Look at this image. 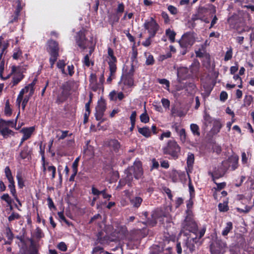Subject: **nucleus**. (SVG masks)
I'll list each match as a JSON object with an SVG mask.
<instances>
[{"label": "nucleus", "instance_id": "72a5a7b5", "mask_svg": "<svg viewBox=\"0 0 254 254\" xmlns=\"http://www.w3.org/2000/svg\"><path fill=\"white\" fill-rule=\"evenodd\" d=\"M208 12V8L203 6H199L197 9L196 13L202 20L205 16V14Z\"/></svg>", "mask_w": 254, "mask_h": 254}, {"label": "nucleus", "instance_id": "3c124183", "mask_svg": "<svg viewBox=\"0 0 254 254\" xmlns=\"http://www.w3.org/2000/svg\"><path fill=\"white\" fill-rule=\"evenodd\" d=\"M33 94V90H32L29 94V95L28 96H25L22 101V109L24 110L25 109V108L29 100L30 97L32 96Z\"/></svg>", "mask_w": 254, "mask_h": 254}, {"label": "nucleus", "instance_id": "338daca9", "mask_svg": "<svg viewBox=\"0 0 254 254\" xmlns=\"http://www.w3.org/2000/svg\"><path fill=\"white\" fill-rule=\"evenodd\" d=\"M162 190L163 191L167 194L168 198L170 200H172L173 198V195L172 194L171 190L166 187H162Z\"/></svg>", "mask_w": 254, "mask_h": 254}, {"label": "nucleus", "instance_id": "37998d69", "mask_svg": "<svg viewBox=\"0 0 254 254\" xmlns=\"http://www.w3.org/2000/svg\"><path fill=\"white\" fill-rule=\"evenodd\" d=\"M9 183V185L8 187L10 190V193L11 194H14L16 192L15 185V182L14 180V178L12 179H10L8 181Z\"/></svg>", "mask_w": 254, "mask_h": 254}, {"label": "nucleus", "instance_id": "6e6552de", "mask_svg": "<svg viewBox=\"0 0 254 254\" xmlns=\"http://www.w3.org/2000/svg\"><path fill=\"white\" fill-rule=\"evenodd\" d=\"M143 27L145 30H147L149 35L154 37L160 28V26L156 20L152 17L149 20L145 21L143 24Z\"/></svg>", "mask_w": 254, "mask_h": 254}, {"label": "nucleus", "instance_id": "864d4df0", "mask_svg": "<svg viewBox=\"0 0 254 254\" xmlns=\"http://www.w3.org/2000/svg\"><path fill=\"white\" fill-rule=\"evenodd\" d=\"M140 120L142 123H147L149 121V117L145 110V112L140 116Z\"/></svg>", "mask_w": 254, "mask_h": 254}, {"label": "nucleus", "instance_id": "7c9ffc66", "mask_svg": "<svg viewBox=\"0 0 254 254\" xmlns=\"http://www.w3.org/2000/svg\"><path fill=\"white\" fill-rule=\"evenodd\" d=\"M0 199L2 200L5 201L7 203L10 210L13 209V207L11 205L13 200L8 193H4L0 196Z\"/></svg>", "mask_w": 254, "mask_h": 254}, {"label": "nucleus", "instance_id": "c756f323", "mask_svg": "<svg viewBox=\"0 0 254 254\" xmlns=\"http://www.w3.org/2000/svg\"><path fill=\"white\" fill-rule=\"evenodd\" d=\"M144 56L146 57L145 64L146 65H153L155 64V59L152 54L145 52Z\"/></svg>", "mask_w": 254, "mask_h": 254}, {"label": "nucleus", "instance_id": "680f3d73", "mask_svg": "<svg viewBox=\"0 0 254 254\" xmlns=\"http://www.w3.org/2000/svg\"><path fill=\"white\" fill-rule=\"evenodd\" d=\"M158 81L160 84L165 85L166 86V87H165V89L169 90V88L170 87V82L169 80H168L166 79L163 78V79H158Z\"/></svg>", "mask_w": 254, "mask_h": 254}, {"label": "nucleus", "instance_id": "4d7b16f0", "mask_svg": "<svg viewBox=\"0 0 254 254\" xmlns=\"http://www.w3.org/2000/svg\"><path fill=\"white\" fill-rule=\"evenodd\" d=\"M47 171L49 172H51V179H54L56 177V168L53 165L49 166L47 167Z\"/></svg>", "mask_w": 254, "mask_h": 254}, {"label": "nucleus", "instance_id": "a878e982", "mask_svg": "<svg viewBox=\"0 0 254 254\" xmlns=\"http://www.w3.org/2000/svg\"><path fill=\"white\" fill-rule=\"evenodd\" d=\"M138 132L145 137H149L151 135V131L148 127H138Z\"/></svg>", "mask_w": 254, "mask_h": 254}, {"label": "nucleus", "instance_id": "f257e3e1", "mask_svg": "<svg viewBox=\"0 0 254 254\" xmlns=\"http://www.w3.org/2000/svg\"><path fill=\"white\" fill-rule=\"evenodd\" d=\"M206 226H204L198 232V234H194V237H188L185 242V247L187 249L184 252H189L191 254L195 252L202 244L201 239L203 237L206 232Z\"/></svg>", "mask_w": 254, "mask_h": 254}, {"label": "nucleus", "instance_id": "bb28decb", "mask_svg": "<svg viewBox=\"0 0 254 254\" xmlns=\"http://www.w3.org/2000/svg\"><path fill=\"white\" fill-rule=\"evenodd\" d=\"M193 198L190 197V199L186 201L187 209L185 211L186 215L193 214L192 210L193 205Z\"/></svg>", "mask_w": 254, "mask_h": 254}, {"label": "nucleus", "instance_id": "4be33fe9", "mask_svg": "<svg viewBox=\"0 0 254 254\" xmlns=\"http://www.w3.org/2000/svg\"><path fill=\"white\" fill-rule=\"evenodd\" d=\"M35 130L34 127H23L22 128L20 132L23 134L22 137L26 138L27 140L30 138L32 135V134Z\"/></svg>", "mask_w": 254, "mask_h": 254}, {"label": "nucleus", "instance_id": "6e6d98bb", "mask_svg": "<svg viewBox=\"0 0 254 254\" xmlns=\"http://www.w3.org/2000/svg\"><path fill=\"white\" fill-rule=\"evenodd\" d=\"M5 235L8 240H13L14 238V235L11 230V229L7 227L5 229Z\"/></svg>", "mask_w": 254, "mask_h": 254}, {"label": "nucleus", "instance_id": "f3484780", "mask_svg": "<svg viewBox=\"0 0 254 254\" xmlns=\"http://www.w3.org/2000/svg\"><path fill=\"white\" fill-rule=\"evenodd\" d=\"M194 162V154L192 153L189 152L187 158V168L186 169V172L189 177H190L189 174L191 173L192 170Z\"/></svg>", "mask_w": 254, "mask_h": 254}, {"label": "nucleus", "instance_id": "1a4fd4ad", "mask_svg": "<svg viewBox=\"0 0 254 254\" xmlns=\"http://www.w3.org/2000/svg\"><path fill=\"white\" fill-rule=\"evenodd\" d=\"M128 170L133 174L134 178L138 180L141 179L143 175V170L142 162L139 160H136L132 166L128 167Z\"/></svg>", "mask_w": 254, "mask_h": 254}, {"label": "nucleus", "instance_id": "58836bf2", "mask_svg": "<svg viewBox=\"0 0 254 254\" xmlns=\"http://www.w3.org/2000/svg\"><path fill=\"white\" fill-rule=\"evenodd\" d=\"M29 155V151L28 150V146L27 145L25 146L23 148L19 153V157L21 159H25Z\"/></svg>", "mask_w": 254, "mask_h": 254}, {"label": "nucleus", "instance_id": "e433bc0d", "mask_svg": "<svg viewBox=\"0 0 254 254\" xmlns=\"http://www.w3.org/2000/svg\"><path fill=\"white\" fill-rule=\"evenodd\" d=\"M4 113L7 117H10L12 114V109L10 108L9 99H7L5 102Z\"/></svg>", "mask_w": 254, "mask_h": 254}, {"label": "nucleus", "instance_id": "e2e57ef3", "mask_svg": "<svg viewBox=\"0 0 254 254\" xmlns=\"http://www.w3.org/2000/svg\"><path fill=\"white\" fill-rule=\"evenodd\" d=\"M214 183L217 186V187L216 188H214V189L216 191H220L221 190L224 189L226 187V183L225 182L217 183L215 181H214Z\"/></svg>", "mask_w": 254, "mask_h": 254}, {"label": "nucleus", "instance_id": "c03bdc74", "mask_svg": "<svg viewBox=\"0 0 254 254\" xmlns=\"http://www.w3.org/2000/svg\"><path fill=\"white\" fill-rule=\"evenodd\" d=\"M17 180L18 187L19 189H22L25 187L24 181L20 173H18L16 175Z\"/></svg>", "mask_w": 254, "mask_h": 254}, {"label": "nucleus", "instance_id": "f8f14e48", "mask_svg": "<svg viewBox=\"0 0 254 254\" xmlns=\"http://www.w3.org/2000/svg\"><path fill=\"white\" fill-rule=\"evenodd\" d=\"M47 51L50 57H59V45L55 40L50 39L47 41Z\"/></svg>", "mask_w": 254, "mask_h": 254}, {"label": "nucleus", "instance_id": "412c9836", "mask_svg": "<svg viewBox=\"0 0 254 254\" xmlns=\"http://www.w3.org/2000/svg\"><path fill=\"white\" fill-rule=\"evenodd\" d=\"M0 134H1L4 138H7L10 135L14 136L15 133L9 128L0 126Z\"/></svg>", "mask_w": 254, "mask_h": 254}, {"label": "nucleus", "instance_id": "2f4dec72", "mask_svg": "<svg viewBox=\"0 0 254 254\" xmlns=\"http://www.w3.org/2000/svg\"><path fill=\"white\" fill-rule=\"evenodd\" d=\"M223 173H220L218 170L215 171L214 172L209 171L208 173L209 176L211 177L212 181L214 182L215 179H218L224 176L225 172H224L223 170Z\"/></svg>", "mask_w": 254, "mask_h": 254}, {"label": "nucleus", "instance_id": "dca6fc26", "mask_svg": "<svg viewBox=\"0 0 254 254\" xmlns=\"http://www.w3.org/2000/svg\"><path fill=\"white\" fill-rule=\"evenodd\" d=\"M22 254H40L38 247L34 242L33 240H30V245L29 247V249H27L26 248L25 250H23Z\"/></svg>", "mask_w": 254, "mask_h": 254}, {"label": "nucleus", "instance_id": "393cba45", "mask_svg": "<svg viewBox=\"0 0 254 254\" xmlns=\"http://www.w3.org/2000/svg\"><path fill=\"white\" fill-rule=\"evenodd\" d=\"M131 55L130 57L131 62H132L131 66L133 65V64L134 63H137V55L138 52L137 49L136 48V46L135 45H132L131 47Z\"/></svg>", "mask_w": 254, "mask_h": 254}, {"label": "nucleus", "instance_id": "a18cd8bd", "mask_svg": "<svg viewBox=\"0 0 254 254\" xmlns=\"http://www.w3.org/2000/svg\"><path fill=\"white\" fill-rule=\"evenodd\" d=\"M4 69V61L3 60L0 61V77L3 80H5L8 79L10 77V74L8 75L6 77H3L2 76V73Z\"/></svg>", "mask_w": 254, "mask_h": 254}, {"label": "nucleus", "instance_id": "c85d7f7f", "mask_svg": "<svg viewBox=\"0 0 254 254\" xmlns=\"http://www.w3.org/2000/svg\"><path fill=\"white\" fill-rule=\"evenodd\" d=\"M109 146H111L114 150V151L117 153L119 152V149L121 147L120 143L117 139H111L109 141Z\"/></svg>", "mask_w": 254, "mask_h": 254}, {"label": "nucleus", "instance_id": "5fc2aeb1", "mask_svg": "<svg viewBox=\"0 0 254 254\" xmlns=\"http://www.w3.org/2000/svg\"><path fill=\"white\" fill-rule=\"evenodd\" d=\"M189 189L190 192V197L194 198L195 197V190L194 188L191 183L190 180L189 183Z\"/></svg>", "mask_w": 254, "mask_h": 254}, {"label": "nucleus", "instance_id": "cd10ccee", "mask_svg": "<svg viewBox=\"0 0 254 254\" xmlns=\"http://www.w3.org/2000/svg\"><path fill=\"white\" fill-rule=\"evenodd\" d=\"M110 60L108 62V64L109 66V70H111V72H114L115 69H117L116 63L117 62V59L114 55L110 57Z\"/></svg>", "mask_w": 254, "mask_h": 254}, {"label": "nucleus", "instance_id": "423d86ee", "mask_svg": "<svg viewBox=\"0 0 254 254\" xmlns=\"http://www.w3.org/2000/svg\"><path fill=\"white\" fill-rule=\"evenodd\" d=\"M182 227L184 230H188L193 234H198V226L194 219V215H186L182 223Z\"/></svg>", "mask_w": 254, "mask_h": 254}, {"label": "nucleus", "instance_id": "09e8293b", "mask_svg": "<svg viewBox=\"0 0 254 254\" xmlns=\"http://www.w3.org/2000/svg\"><path fill=\"white\" fill-rule=\"evenodd\" d=\"M218 209L220 212H227L229 210L228 202L221 203H220L218 206Z\"/></svg>", "mask_w": 254, "mask_h": 254}, {"label": "nucleus", "instance_id": "603ef678", "mask_svg": "<svg viewBox=\"0 0 254 254\" xmlns=\"http://www.w3.org/2000/svg\"><path fill=\"white\" fill-rule=\"evenodd\" d=\"M195 89L196 86L193 83L190 82L186 85V90L188 91L190 93H192V92H195Z\"/></svg>", "mask_w": 254, "mask_h": 254}, {"label": "nucleus", "instance_id": "473e14b6", "mask_svg": "<svg viewBox=\"0 0 254 254\" xmlns=\"http://www.w3.org/2000/svg\"><path fill=\"white\" fill-rule=\"evenodd\" d=\"M190 129L192 133L194 136H199L200 132L199 130V126L195 124H191L190 125Z\"/></svg>", "mask_w": 254, "mask_h": 254}, {"label": "nucleus", "instance_id": "774afa93", "mask_svg": "<svg viewBox=\"0 0 254 254\" xmlns=\"http://www.w3.org/2000/svg\"><path fill=\"white\" fill-rule=\"evenodd\" d=\"M57 248L62 252H65L67 250V246L64 242H60L57 246Z\"/></svg>", "mask_w": 254, "mask_h": 254}, {"label": "nucleus", "instance_id": "bf43d9fd", "mask_svg": "<svg viewBox=\"0 0 254 254\" xmlns=\"http://www.w3.org/2000/svg\"><path fill=\"white\" fill-rule=\"evenodd\" d=\"M20 218V215L17 213L13 212L10 216L8 217V220L9 222H11L15 219H19Z\"/></svg>", "mask_w": 254, "mask_h": 254}, {"label": "nucleus", "instance_id": "13d9d810", "mask_svg": "<svg viewBox=\"0 0 254 254\" xmlns=\"http://www.w3.org/2000/svg\"><path fill=\"white\" fill-rule=\"evenodd\" d=\"M46 145L44 144V146H42V142H41L40 143V154L41 155V161H44L45 160V148Z\"/></svg>", "mask_w": 254, "mask_h": 254}, {"label": "nucleus", "instance_id": "f03ea898", "mask_svg": "<svg viewBox=\"0 0 254 254\" xmlns=\"http://www.w3.org/2000/svg\"><path fill=\"white\" fill-rule=\"evenodd\" d=\"M159 221L161 224H164L166 222L167 223L171 222L169 214L165 210L157 208L152 211L151 218L148 219V223L152 226H154Z\"/></svg>", "mask_w": 254, "mask_h": 254}, {"label": "nucleus", "instance_id": "9b49d317", "mask_svg": "<svg viewBox=\"0 0 254 254\" xmlns=\"http://www.w3.org/2000/svg\"><path fill=\"white\" fill-rule=\"evenodd\" d=\"M75 40L76 43L80 49L84 50L87 48L88 40L86 37L84 30H81L76 33Z\"/></svg>", "mask_w": 254, "mask_h": 254}, {"label": "nucleus", "instance_id": "a211bd4d", "mask_svg": "<svg viewBox=\"0 0 254 254\" xmlns=\"http://www.w3.org/2000/svg\"><path fill=\"white\" fill-rule=\"evenodd\" d=\"M224 244L216 243L214 245H211L210 247V251L211 254H224L223 251Z\"/></svg>", "mask_w": 254, "mask_h": 254}, {"label": "nucleus", "instance_id": "9d476101", "mask_svg": "<svg viewBox=\"0 0 254 254\" xmlns=\"http://www.w3.org/2000/svg\"><path fill=\"white\" fill-rule=\"evenodd\" d=\"M133 73L134 66L132 65L129 71L127 73L122 76L121 80L119 83H120L121 82H122L125 86H127L128 88H131L133 87L134 85Z\"/></svg>", "mask_w": 254, "mask_h": 254}, {"label": "nucleus", "instance_id": "0eeeda50", "mask_svg": "<svg viewBox=\"0 0 254 254\" xmlns=\"http://www.w3.org/2000/svg\"><path fill=\"white\" fill-rule=\"evenodd\" d=\"M239 156L237 155H233L229 156L227 159L222 162V169L224 172L230 169L232 171H234L238 168L239 166Z\"/></svg>", "mask_w": 254, "mask_h": 254}, {"label": "nucleus", "instance_id": "4468645a", "mask_svg": "<svg viewBox=\"0 0 254 254\" xmlns=\"http://www.w3.org/2000/svg\"><path fill=\"white\" fill-rule=\"evenodd\" d=\"M11 74H14L11 81L12 87H13L18 84L24 78V75L19 70L18 67L15 65H13L11 67Z\"/></svg>", "mask_w": 254, "mask_h": 254}, {"label": "nucleus", "instance_id": "f704fd0d", "mask_svg": "<svg viewBox=\"0 0 254 254\" xmlns=\"http://www.w3.org/2000/svg\"><path fill=\"white\" fill-rule=\"evenodd\" d=\"M179 176V172L176 170H172L169 174V178L174 183H176L178 181Z\"/></svg>", "mask_w": 254, "mask_h": 254}, {"label": "nucleus", "instance_id": "aec40b11", "mask_svg": "<svg viewBox=\"0 0 254 254\" xmlns=\"http://www.w3.org/2000/svg\"><path fill=\"white\" fill-rule=\"evenodd\" d=\"M125 173L126 175V177L125 178L124 181H123V185H125V184H127L128 187L132 186V182L133 181V174L132 172L128 170V168H127L125 170Z\"/></svg>", "mask_w": 254, "mask_h": 254}, {"label": "nucleus", "instance_id": "6ab92c4d", "mask_svg": "<svg viewBox=\"0 0 254 254\" xmlns=\"http://www.w3.org/2000/svg\"><path fill=\"white\" fill-rule=\"evenodd\" d=\"M20 112L18 113L15 120L6 121L3 119H0V126L2 127H6L16 128L17 124V120Z\"/></svg>", "mask_w": 254, "mask_h": 254}, {"label": "nucleus", "instance_id": "ea45409f", "mask_svg": "<svg viewBox=\"0 0 254 254\" xmlns=\"http://www.w3.org/2000/svg\"><path fill=\"white\" fill-rule=\"evenodd\" d=\"M166 35L171 42H175L176 34L174 31L171 30L170 29H168L166 30Z\"/></svg>", "mask_w": 254, "mask_h": 254}, {"label": "nucleus", "instance_id": "7ed1b4c3", "mask_svg": "<svg viewBox=\"0 0 254 254\" xmlns=\"http://www.w3.org/2000/svg\"><path fill=\"white\" fill-rule=\"evenodd\" d=\"M163 152L164 154L170 155L172 159L176 160L181 153V147L175 140H169L166 146L163 148Z\"/></svg>", "mask_w": 254, "mask_h": 254}, {"label": "nucleus", "instance_id": "de8ad7c7", "mask_svg": "<svg viewBox=\"0 0 254 254\" xmlns=\"http://www.w3.org/2000/svg\"><path fill=\"white\" fill-rule=\"evenodd\" d=\"M233 56V50L231 47H230L227 52L225 53V57H224V61H228L229 60H230Z\"/></svg>", "mask_w": 254, "mask_h": 254}, {"label": "nucleus", "instance_id": "c9c22d12", "mask_svg": "<svg viewBox=\"0 0 254 254\" xmlns=\"http://www.w3.org/2000/svg\"><path fill=\"white\" fill-rule=\"evenodd\" d=\"M155 184L152 181L148 182L143 185V188L147 192L152 193L154 191V186Z\"/></svg>", "mask_w": 254, "mask_h": 254}, {"label": "nucleus", "instance_id": "ddd939ff", "mask_svg": "<svg viewBox=\"0 0 254 254\" xmlns=\"http://www.w3.org/2000/svg\"><path fill=\"white\" fill-rule=\"evenodd\" d=\"M106 109V103L105 99L100 98L98 101L97 105L96 107L95 118L97 121H104L102 118L104 115V112Z\"/></svg>", "mask_w": 254, "mask_h": 254}, {"label": "nucleus", "instance_id": "b1692460", "mask_svg": "<svg viewBox=\"0 0 254 254\" xmlns=\"http://www.w3.org/2000/svg\"><path fill=\"white\" fill-rule=\"evenodd\" d=\"M143 201V199L139 196H135L130 199L131 205L134 208H138L140 207Z\"/></svg>", "mask_w": 254, "mask_h": 254}, {"label": "nucleus", "instance_id": "5701e85b", "mask_svg": "<svg viewBox=\"0 0 254 254\" xmlns=\"http://www.w3.org/2000/svg\"><path fill=\"white\" fill-rule=\"evenodd\" d=\"M222 127L223 125L221 123V122L219 120H215L213 123V127L210 131L211 133L213 135L217 134L220 132V129Z\"/></svg>", "mask_w": 254, "mask_h": 254}, {"label": "nucleus", "instance_id": "a19ab883", "mask_svg": "<svg viewBox=\"0 0 254 254\" xmlns=\"http://www.w3.org/2000/svg\"><path fill=\"white\" fill-rule=\"evenodd\" d=\"M233 229V224L231 222H228L226 223V226L222 232V235L223 236H227L230 231Z\"/></svg>", "mask_w": 254, "mask_h": 254}, {"label": "nucleus", "instance_id": "2eb2a0df", "mask_svg": "<svg viewBox=\"0 0 254 254\" xmlns=\"http://www.w3.org/2000/svg\"><path fill=\"white\" fill-rule=\"evenodd\" d=\"M91 191L92 193L94 195L99 196L101 194L104 199H106L108 200H109L112 197L111 194L107 193V189L105 188L102 190H99L97 188H96L94 186H92L91 187Z\"/></svg>", "mask_w": 254, "mask_h": 254}, {"label": "nucleus", "instance_id": "4c0bfd02", "mask_svg": "<svg viewBox=\"0 0 254 254\" xmlns=\"http://www.w3.org/2000/svg\"><path fill=\"white\" fill-rule=\"evenodd\" d=\"M253 97L251 95H246L244 99V103L242 105V107H249L251 105L252 102H253Z\"/></svg>", "mask_w": 254, "mask_h": 254}, {"label": "nucleus", "instance_id": "8fccbe9b", "mask_svg": "<svg viewBox=\"0 0 254 254\" xmlns=\"http://www.w3.org/2000/svg\"><path fill=\"white\" fill-rule=\"evenodd\" d=\"M4 173H5V176L8 181L10 179H13V177L12 175L11 171L9 166H6L5 168Z\"/></svg>", "mask_w": 254, "mask_h": 254}, {"label": "nucleus", "instance_id": "20e7f679", "mask_svg": "<svg viewBox=\"0 0 254 254\" xmlns=\"http://www.w3.org/2000/svg\"><path fill=\"white\" fill-rule=\"evenodd\" d=\"M195 39L193 35L189 32L183 35L182 38L179 41V45L181 48L180 54L182 55H186L189 51V49L193 45Z\"/></svg>", "mask_w": 254, "mask_h": 254}, {"label": "nucleus", "instance_id": "69168bd1", "mask_svg": "<svg viewBox=\"0 0 254 254\" xmlns=\"http://www.w3.org/2000/svg\"><path fill=\"white\" fill-rule=\"evenodd\" d=\"M117 69H115L114 70V72H112L111 70H110V75L107 79V82L108 84H110L113 79L115 78V74L116 72Z\"/></svg>", "mask_w": 254, "mask_h": 254}, {"label": "nucleus", "instance_id": "052dcab7", "mask_svg": "<svg viewBox=\"0 0 254 254\" xmlns=\"http://www.w3.org/2000/svg\"><path fill=\"white\" fill-rule=\"evenodd\" d=\"M24 94L23 93V91H20L19 92V94L18 95L16 102V104L18 106V108L20 107V104H21L22 100H23V99H24L23 98Z\"/></svg>", "mask_w": 254, "mask_h": 254}, {"label": "nucleus", "instance_id": "79ce46f5", "mask_svg": "<svg viewBox=\"0 0 254 254\" xmlns=\"http://www.w3.org/2000/svg\"><path fill=\"white\" fill-rule=\"evenodd\" d=\"M180 137V141L183 143H185L186 141L187 134L185 128H182L177 133Z\"/></svg>", "mask_w": 254, "mask_h": 254}, {"label": "nucleus", "instance_id": "0e129e2a", "mask_svg": "<svg viewBox=\"0 0 254 254\" xmlns=\"http://www.w3.org/2000/svg\"><path fill=\"white\" fill-rule=\"evenodd\" d=\"M154 37V36H151V35H149L148 37L145 40V41L142 43V45L145 47H149L151 44V39Z\"/></svg>", "mask_w": 254, "mask_h": 254}, {"label": "nucleus", "instance_id": "49530a36", "mask_svg": "<svg viewBox=\"0 0 254 254\" xmlns=\"http://www.w3.org/2000/svg\"><path fill=\"white\" fill-rule=\"evenodd\" d=\"M103 233L102 231H100L98 232V233L96 235V243H100L101 244H103L104 243L106 239L104 237H103Z\"/></svg>", "mask_w": 254, "mask_h": 254}, {"label": "nucleus", "instance_id": "39448f33", "mask_svg": "<svg viewBox=\"0 0 254 254\" xmlns=\"http://www.w3.org/2000/svg\"><path fill=\"white\" fill-rule=\"evenodd\" d=\"M61 91H59L57 94L56 103L61 104L66 101L70 95L71 89L70 82L66 81L63 83L60 87Z\"/></svg>", "mask_w": 254, "mask_h": 254}]
</instances>
